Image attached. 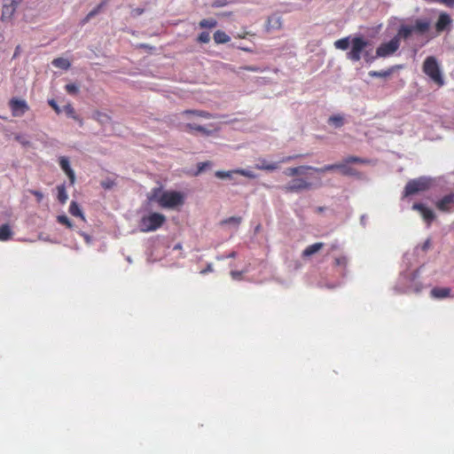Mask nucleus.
<instances>
[{"label": "nucleus", "instance_id": "nucleus-51", "mask_svg": "<svg viewBox=\"0 0 454 454\" xmlns=\"http://www.w3.org/2000/svg\"><path fill=\"white\" fill-rule=\"evenodd\" d=\"M442 4H445L447 6H452L454 4V0H443Z\"/></svg>", "mask_w": 454, "mask_h": 454}, {"label": "nucleus", "instance_id": "nucleus-41", "mask_svg": "<svg viewBox=\"0 0 454 454\" xmlns=\"http://www.w3.org/2000/svg\"><path fill=\"white\" fill-rule=\"evenodd\" d=\"M66 90L69 95H77L79 89L75 83H68L66 85Z\"/></svg>", "mask_w": 454, "mask_h": 454}, {"label": "nucleus", "instance_id": "nucleus-57", "mask_svg": "<svg viewBox=\"0 0 454 454\" xmlns=\"http://www.w3.org/2000/svg\"><path fill=\"white\" fill-rule=\"evenodd\" d=\"M430 243V241H426L425 243V246H424V248L427 247L428 244Z\"/></svg>", "mask_w": 454, "mask_h": 454}, {"label": "nucleus", "instance_id": "nucleus-27", "mask_svg": "<svg viewBox=\"0 0 454 454\" xmlns=\"http://www.w3.org/2000/svg\"><path fill=\"white\" fill-rule=\"evenodd\" d=\"M93 119L100 124H106L110 121V116L107 114H104L98 111L93 114Z\"/></svg>", "mask_w": 454, "mask_h": 454}, {"label": "nucleus", "instance_id": "nucleus-53", "mask_svg": "<svg viewBox=\"0 0 454 454\" xmlns=\"http://www.w3.org/2000/svg\"><path fill=\"white\" fill-rule=\"evenodd\" d=\"M134 13L135 15H141L144 13V9L143 8H137L134 10Z\"/></svg>", "mask_w": 454, "mask_h": 454}, {"label": "nucleus", "instance_id": "nucleus-58", "mask_svg": "<svg viewBox=\"0 0 454 454\" xmlns=\"http://www.w3.org/2000/svg\"><path fill=\"white\" fill-rule=\"evenodd\" d=\"M230 257H234L235 256V253H232L229 255Z\"/></svg>", "mask_w": 454, "mask_h": 454}, {"label": "nucleus", "instance_id": "nucleus-50", "mask_svg": "<svg viewBox=\"0 0 454 454\" xmlns=\"http://www.w3.org/2000/svg\"><path fill=\"white\" fill-rule=\"evenodd\" d=\"M15 139H16V141H17V142H19V143H20V144H22V145H27V141H25V140L22 138V137H21V136H20V135H17V136L15 137Z\"/></svg>", "mask_w": 454, "mask_h": 454}, {"label": "nucleus", "instance_id": "nucleus-22", "mask_svg": "<svg viewBox=\"0 0 454 454\" xmlns=\"http://www.w3.org/2000/svg\"><path fill=\"white\" fill-rule=\"evenodd\" d=\"M52 65L56 68H61L63 70H67L70 68V61L64 58H56L52 60Z\"/></svg>", "mask_w": 454, "mask_h": 454}, {"label": "nucleus", "instance_id": "nucleus-40", "mask_svg": "<svg viewBox=\"0 0 454 454\" xmlns=\"http://www.w3.org/2000/svg\"><path fill=\"white\" fill-rule=\"evenodd\" d=\"M241 221H242V218L240 216H230L227 219H225L224 221H223L222 223H225V224L233 223L236 225H239Z\"/></svg>", "mask_w": 454, "mask_h": 454}, {"label": "nucleus", "instance_id": "nucleus-26", "mask_svg": "<svg viewBox=\"0 0 454 454\" xmlns=\"http://www.w3.org/2000/svg\"><path fill=\"white\" fill-rule=\"evenodd\" d=\"M69 213L72 215L78 216L84 220V215L82 213V210L79 207L77 202L75 200H73L70 202L69 205Z\"/></svg>", "mask_w": 454, "mask_h": 454}, {"label": "nucleus", "instance_id": "nucleus-21", "mask_svg": "<svg viewBox=\"0 0 454 454\" xmlns=\"http://www.w3.org/2000/svg\"><path fill=\"white\" fill-rule=\"evenodd\" d=\"M279 164L276 161H267V160H262L259 164H257L256 168L262 169V170H275L278 169Z\"/></svg>", "mask_w": 454, "mask_h": 454}, {"label": "nucleus", "instance_id": "nucleus-10", "mask_svg": "<svg viewBox=\"0 0 454 454\" xmlns=\"http://www.w3.org/2000/svg\"><path fill=\"white\" fill-rule=\"evenodd\" d=\"M311 188V183L303 178H294L282 187L287 193H297Z\"/></svg>", "mask_w": 454, "mask_h": 454}, {"label": "nucleus", "instance_id": "nucleus-15", "mask_svg": "<svg viewBox=\"0 0 454 454\" xmlns=\"http://www.w3.org/2000/svg\"><path fill=\"white\" fill-rule=\"evenodd\" d=\"M59 165L64 173L67 175L70 185H74L75 182V174L74 169L70 168L68 159L67 157L61 156L59 159Z\"/></svg>", "mask_w": 454, "mask_h": 454}, {"label": "nucleus", "instance_id": "nucleus-44", "mask_svg": "<svg viewBox=\"0 0 454 454\" xmlns=\"http://www.w3.org/2000/svg\"><path fill=\"white\" fill-rule=\"evenodd\" d=\"M364 56V59L366 63H372L375 59H377L379 57H376L375 55H372L370 51H365L364 53L362 55Z\"/></svg>", "mask_w": 454, "mask_h": 454}, {"label": "nucleus", "instance_id": "nucleus-39", "mask_svg": "<svg viewBox=\"0 0 454 454\" xmlns=\"http://www.w3.org/2000/svg\"><path fill=\"white\" fill-rule=\"evenodd\" d=\"M210 39H211L210 34L204 31V32L199 34L197 42H199L200 43H207L210 42Z\"/></svg>", "mask_w": 454, "mask_h": 454}, {"label": "nucleus", "instance_id": "nucleus-4", "mask_svg": "<svg viewBox=\"0 0 454 454\" xmlns=\"http://www.w3.org/2000/svg\"><path fill=\"white\" fill-rule=\"evenodd\" d=\"M423 72L439 87L444 85V79L442 76L440 66L435 57L429 56L425 59L423 63Z\"/></svg>", "mask_w": 454, "mask_h": 454}, {"label": "nucleus", "instance_id": "nucleus-33", "mask_svg": "<svg viewBox=\"0 0 454 454\" xmlns=\"http://www.w3.org/2000/svg\"><path fill=\"white\" fill-rule=\"evenodd\" d=\"M64 110H66L67 115H69L74 120L79 121L80 126H82L83 122L81 119L78 118L77 114H75V109L73 106L67 105L64 107Z\"/></svg>", "mask_w": 454, "mask_h": 454}, {"label": "nucleus", "instance_id": "nucleus-45", "mask_svg": "<svg viewBox=\"0 0 454 454\" xmlns=\"http://www.w3.org/2000/svg\"><path fill=\"white\" fill-rule=\"evenodd\" d=\"M30 193L36 197L38 202H40L43 199V194L37 190H30Z\"/></svg>", "mask_w": 454, "mask_h": 454}, {"label": "nucleus", "instance_id": "nucleus-31", "mask_svg": "<svg viewBox=\"0 0 454 454\" xmlns=\"http://www.w3.org/2000/svg\"><path fill=\"white\" fill-rule=\"evenodd\" d=\"M186 129L188 131H192V130H197L202 134H205V135H210V130H207L206 128H204L203 126H200V125H197V124H192V123H188L186 124Z\"/></svg>", "mask_w": 454, "mask_h": 454}, {"label": "nucleus", "instance_id": "nucleus-34", "mask_svg": "<svg viewBox=\"0 0 454 454\" xmlns=\"http://www.w3.org/2000/svg\"><path fill=\"white\" fill-rule=\"evenodd\" d=\"M328 122L335 128H340L343 125V118L340 114H334L328 119Z\"/></svg>", "mask_w": 454, "mask_h": 454}, {"label": "nucleus", "instance_id": "nucleus-20", "mask_svg": "<svg viewBox=\"0 0 454 454\" xmlns=\"http://www.w3.org/2000/svg\"><path fill=\"white\" fill-rule=\"evenodd\" d=\"M308 169H312V167L310 166H301V167H297V168H286V170H284V175L287 176H295L297 175H304L305 174V170H308Z\"/></svg>", "mask_w": 454, "mask_h": 454}, {"label": "nucleus", "instance_id": "nucleus-42", "mask_svg": "<svg viewBox=\"0 0 454 454\" xmlns=\"http://www.w3.org/2000/svg\"><path fill=\"white\" fill-rule=\"evenodd\" d=\"M232 174H235L234 170H232V171L218 170V171H216V173H215V176H217L218 178L223 179V178L231 177V176Z\"/></svg>", "mask_w": 454, "mask_h": 454}, {"label": "nucleus", "instance_id": "nucleus-3", "mask_svg": "<svg viewBox=\"0 0 454 454\" xmlns=\"http://www.w3.org/2000/svg\"><path fill=\"white\" fill-rule=\"evenodd\" d=\"M166 223L165 215L151 213L145 215L138 222V229L142 232H152L160 229Z\"/></svg>", "mask_w": 454, "mask_h": 454}, {"label": "nucleus", "instance_id": "nucleus-18", "mask_svg": "<svg viewBox=\"0 0 454 454\" xmlns=\"http://www.w3.org/2000/svg\"><path fill=\"white\" fill-rule=\"evenodd\" d=\"M324 247H325V244L322 242L314 243V244L304 248V250L302 251V257L303 258L309 257L310 255H313V254H317V252H319L321 249L324 248Z\"/></svg>", "mask_w": 454, "mask_h": 454}, {"label": "nucleus", "instance_id": "nucleus-32", "mask_svg": "<svg viewBox=\"0 0 454 454\" xmlns=\"http://www.w3.org/2000/svg\"><path fill=\"white\" fill-rule=\"evenodd\" d=\"M393 73L392 68H388L387 70H381V71H370L369 75L371 77H387L391 75Z\"/></svg>", "mask_w": 454, "mask_h": 454}, {"label": "nucleus", "instance_id": "nucleus-55", "mask_svg": "<svg viewBox=\"0 0 454 454\" xmlns=\"http://www.w3.org/2000/svg\"><path fill=\"white\" fill-rule=\"evenodd\" d=\"M240 49H241L242 51H248V52H250V51H251V50H250L249 48H240Z\"/></svg>", "mask_w": 454, "mask_h": 454}, {"label": "nucleus", "instance_id": "nucleus-48", "mask_svg": "<svg viewBox=\"0 0 454 454\" xmlns=\"http://www.w3.org/2000/svg\"><path fill=\"white\" fill-rule=\"evenodd\" d=\"M231 276H232L233 279H241L243 272L238 271V270H232L231 271Z\"/></svg>", "mask_w": 454, "mask_h": 454}, {"label": "nucleus", "instance_id": "nucleus-46", "mask_svg": "<svg viewBox=\"0 0 454 454\" xmlns=\"http://www.w3.org/2000/svg\"><path fill=\"white\" fill-rule=\"evenodd\" d=\"M48 104L50 106L52 107V109H54V111L57 113V114H59L60 113V108L59 106L57 105L56 101L51 99V100H49L48 101Z\"/></svg>", "mask_w": 454, "mask_h": 454}, {"label": "nucleus", "instance_id": "nucleus-7", "mask_svg": "<svg viewBox=\"0 0 454 454\" xmlns=\"http://www.w3.org/2000/svg\"><path fill=\"white\" fill-rule=\"evenodd\" d=\"M370 160L366 159H363L361 157L357 156H348L346 159L342 160V162H340V172L343 176H360L361 173L358 172L357 169L350 167V163H369Z\"/></svg>", "mask_w": 454, "mask_h": 454}, {"label": "nucleus", "instance_id": "nucleus-43", "mask_svg": "<svg viewBox=\"0 0 454 454\" xmlns=\"http://www.w3.org/2000/svg\"><path fill=\"white\" fill-rule=\"evenodd\" d=\"M234 172H235V174H239L244 176H247L249 178H254V174L252 171L247 170V169L239 168V169H235Z\"/></svg>", "mask_w": 454, "mask_h": 454}, {"label": "nucleus", "instance_id": "nucleus-52", "mask_svg": "<svg viewBox=\"0 0 454 454\" xmlns=\"http://www.w3.org/2000/svg\"><path fill=\"white\" fill-rule=\"evenodd\" d=\"M295 158H296V156H288V157L283 158L280 162H288L291 160H294Z\"/></svg>", "mask_w": 454, "mask_h": 454}, {"label": "nucleus", "instance_id": "nucleus-56", "mask_svg": "<svg viewBox=\"0 0 454 454\" xmlns=\"http://www.w3.org/2000/svg\"><path fill=\"white\" fill-rule=\"evenodd\" d=\"M213 6L219 7V6H222V4L216 2L215 4H213Z\"/></svg>", "mask_w": 454, "mask_h": 454}, {"label": "nucleus", "instance_id": "nucleus-60", "mask_svg": "<svg viewBox=\"0 0 454 454\" xmlns=\"http://www.w3.org/2000/svg\"><path fill=\"white\" fill-rule=\"evenodd\" d=\"M17 53H19V51H16L14 57H16V56H17Z\"/></svg>", "mask_w": 454, "mask_h": 454}, {"label": "nucleus", "instance_id": "nucleus-28", "mask_svg": "<svg viewBox=\"0 0 454 454\" xmlns=\"http://www.w3.org/2000/svg\"><path fill=\"white\" fill-rule=\"evenodd\" d=\"M182 114H195L205 119H211L212 114L200 110H184Z\"/></svg>", "mask_w": 454, "mask_h": 454}, {"label": "nucleus", "instance_id": "nucleus-37", "mask_svg": "<svg viewBox=\"0 0 454 454\" xmlns=\"http://www.w3.org/2000/svg\"><path fill=\"white\" fill-rule=\"evenodd\" d=\"M334 264L336 266L341 267L342 270H344L345 269H347V266H348V258H347V256L341 255V256H340L338 258H335Z\"/></svg>", "mask_w": 454, "mask_h": 454}, {"label": "nucleus", "instance_id": "nucleus-6", "mask_svg": "<svg viewBox=\"0 0 454 454\" xmlns=\"http://www.w3.org/2000/svg\"><path fill=\"white\" fill-rule=\"evenodd\" d=\"M430 186L431 181L424 176L410 180L406 186H404L403 196H413L419 192L427 191Z\"/></svg>", "mask_w": 454, "mask_h": 454}, {"label": "nucleus", "instance_id": "nucleus-49", "mask_svg": "<svg viewBox=\"0 0 454 454\" xmlns=\"http://www.w3.org/2000/svg\"><path fill=\"white\" fill-rule=\"evenodd\" d=\"M241 69L247 70V71H251V72H259V71H261L260 67H251V66L243 67H241Z\"/></svg>", "mask_w": 454, "mask_h": 454}, {"label": "nucleus", "instance_id": "nucleus-24", "mask_svg": "<svg viewBox=\"0 0 454 454\" xmlns=\"http://www.w3.org/2000/svg\"><path fill=\"white\" fill-rule=\"evenodd\" d=\"M214 42L216 43H226L230 42V36L222 30H217L213 35Z\"/></svg>", "mask_w": 454, "mask_h": 454}, {"label": "nucleus", "instance_id": "nucleus-19", "mask_svg": "<svg viewBox=\"0 0 454 454\" xmlns=\"http://www.w3.org/2000/svg\"><path fill=\"white\" fill-rule=\"evenodd\" d=\"M450 294V287H433L431 290V296L434 299H444Z\"/></svg>", "mask_w": 454, "mask_h": 454}, {"label": "nucleus", "instance_id": "nucleus-9", "mask_svg": "<svg viewBox=\"0 0 454 454\" xmlns=\"http://www.w3.org/2000/svg\"><path fill=\"white\" fill-rule=\"evenodd\" d=\"M23 0H4L0 20L3 22H9L14 16L18 5Z\"/></svg>", "mask_w": 454, "mask_h": 454}, {"label": "nucleus", "instance_id": "nucleus-11", "mask_svg": "<svg viewBox=\"0 0 454 454\" xmlns=\"http://www.w3.org/2000/svg\"><path fill=\"white\" fill-rule=\"evenodd\" d=\"M9 107L14 117H21L29 110V106L27 102L17 98H11L9 101Z\"/></svg>", "mask_w": 454, "mask_h": 454}, {"label": "nucleus", "instance_id": "nucleus-14", "mask_svg": "<svg viewBox=\"0 0 454 454\" xmlns=\"http://www.w3.org/2000/svg\"><path fill=\"white\" fill-rule=\"evenodd\" d=\"M454 206V194L446 195L443 199H441L436 203V207L442 212H450L452 210Z\"/></svg>", "mask_w": 454, "mask_h": 454}, {"label": "nucleus", "instance_id": "nucleus-59", "mask_svg": "<svg viewBox=\"0 0 454 454\" xmlns=\"http://www.w3.org/2000/svg\"><path fill=\"white\" fill-rule=\"evenodd\" d=\"M434 2H440V3H442V0H434Z\"/></svg>", "mask_w": 454, "mask_h": 454}, {"label": "nucleus", "instance_id": "nucleus-54", "mask_svg": "<svg viewBox=\"0 0 454 454\" xmlns=\"http://www.w3.org/2000/svg\"><path fill=\"white\" fill-rule=\"evenodd\" d=\"M211 270H212V268H211V265H209V266H207V268H206V270H202V272H200V273L205 274L206 272L211 271Z\"/></svg>", "mask_w": 454, "mask_h": 454}, {"label": "nucleus", "instance_id": "nucleus-25", "mask_svg": "<svg viewBox=\"0 0 454 454\" xmlns=\"http://www.w3.org/2000/svg\"><path fill=\"white\" fill-rule=\"evenodd\" d=\"M57 200H59V201L61 204H65V202H67L68 200L67 188L65 187L64 184H60V185L57 186Z\"/></svg>", "mask_w": 454, "mask_h": 454}, {"label": "nucleus", "instance_id": "nucleus-47", "mask_svg": "<svg viewBox=\"0 0 454 454\" xmlns=\"http://www.w3.org/2000/svg\"><path fill=\"white\" fill-rule=\"evenodd\" d=\"M209 165H210L209 161L200 162L198 164V173H200L201 171H203L206 168V167H207Z\"/></svg>", "mask_w": 454, "mask_h": 454}, {"label": "nucleus", "instance_id": "nucleus-30", "mask_svg": "<svg viewBox=\"0 0 454 454\" xmlns=\"http://www.w3.org/2000/svg\"><path fill=\"white\" fill-rule=\"evenodd\" d=\"M349 44H350V41H349L348 36L343 37V38L334 42V47H336L340 50H342V51L348 50L349 47Z\"/></svg>", "mask_w": 454, "mask_h": 454}, {"label": "nucleus", "instance_id": "nucleus-2", "mask_svg": "<svg viewBox=\"0 0 454 454\" xmlns=\"http://www.w3.org/2000/svg\"><path fill=\"white\" fill-rule=\"evenodd\" d=\"M430 27L429 20L417 19L414 25H402L393 38H396L397 42L401 43V40L407 41L412 34L425 35Z\"/></svg>", "mask_w": 454, "mask_h": 454}, {"label": "nucleus", "instance_id": "nucleus-17", "mask_svg": "<svg viewBox=\"0 0 454 454\" xmlns=\"http://www.w3.org/2000/svg\"><path fill=\"white\" fill-rule=\"evenodd\" d=\"M107 2L108 0H103L99 3L98 5H97L94 9L89 12L82 20V24L84 25L85 23L90 22V20H92L95 16L99 14V12L106 7Z\"/></svg>", "mask_w": 454, "mask_h": 454}, {"label": "nucleus", "instance_id": "nucleus-1", "mask_svg": "<svg viewBox=\"0 0 454 454\" xmlns=\"http://www.w3.org/2000/svg\"><path fill=\"white\" fill-rule=\"evenodd\" d=\"M147 199L158 203L161 208H176L183 206L184 202V195L180 192L162 191L161 188H153Z\"/></svg>", "mask_w": 454, "mask_h": 454}, {"label": "nucleus", "instance_id": "nucleus-36", "mask_svg": "<svg viewBox=\"0 0 454 454\" xmlns=\"http://www.w3.org/2000/svg\"><path fill=\"white\" fill-rule=\"evenodd\" d=\"M57 223L66 225L68 229H73L74 224L70 222L68 217L65 215H59L57 216Z\"/></svg>", "mask_w": 454, "mask_h": 454}, {"label": "nucleus", "instance_id": "nucleus-8", "mask_svg": "<svg viewBox=\"0 0 454 454\" xmlns=\"http://www.w3.org/2000/svg\"><path fill=\"white\" fill-rule=\"evenodd\" d=\"M400 45L401 43L397 42L396 38H392L390 41L380 43L376 50V57L387 58L393 56L400 49Z\"/></svg>", "mask_w": 454, "mask_h": 454}, {"label": "nucleus", "instance_id": "nucleus-5", "mask_svg": "<svg viewBox=\"0 0 454 454\" xmlns=\"http://www.w3.org/2000/svg\"><path fill=\"white\" fill-rule=\"evenodd\" d=\"M370 45V42L364 40L363 36H355L350 41V50L347 54V58L350 61H360L365 48Z\"/></svg>", "mask_w": 454, "mask_h": 454}, {"label": "nucleus", "instance_id": "nucleus-16", "mask_svg": "<svg viewBox=\"0 0 454 454\" xmlns=\"http://www.w3.org/2000/svg\"><path fill=\"white\" fill-rule=\"evenodd\" d=\"M265 27L268 32L280 29L282 27L281 17L276 14L268 17Z\"/></svg>", "mask_w": 454, "mask_h": 454}, {"label": "nucleus", "instance_id": "nucleus-12", "mask_svg": "<svg viewBox=\"0 0 454 454\" xmlns=\"http://www.w3.org/2000/svg\"><path fill=\"white\" fill-rule=\"evenodd\" d=\"M411 208L418 211L419 215H421L424 222H426L427 226L431 225L435 217L432 209L427 207L423 203L419 202L414 203Z\"/></svg>", "mask_w": 454, "mask_h": 454}, {"label": "nucleus", "instance_id": "nucleus-35", "mask_svg": "<svg viewBox=\"0 0 454 454\" xmlns=\"http://www.w3.org/2000/svg\"><path fill=\"white\" fill-rule=\"evenodd\" d=\"M311 169L315 170L317 173H325L326 171L340 169V163L325 165L324 168H312Z\"/></svg>", "mask_w": 454, "mask_h": 454}, {"label": "nucleus", "instance_id": "nucleus-13", "mask_svg": "<svg viewBox=\"0 0 454 454\" xmlns=\"http://www.w3.org/2000/svg\"><path fill=\"white\" fill-rule=\"evenodd\" d=\"M452 23L453 20L449 14L446 12H441L436 24H434V28H436V32L438 34H441L442 32L450 30L452 27Z\"/></svg>", "mask_w": 454, "mask_h": 454}, {"label": "nucleus", "instance_id": "nucleus-29", "mask_svg": "<svg viewBox=\"0 0 454 454\" xmlns=\"http://www.w3.org/2000/svg\"><path fill=\"white\" fill-rule=\"evenodd\" d=\"M200 28H215L217 27V21L214 19H205L199 22Z\"/></svg>", "mask_w": 454, "mask_h": 454}, {"label": "nucleus", "instance_id": "nucleus-23", "mask_svg": "<svg viewBox=\"0 0 454 454\" xmlns=\"http://www.w3.org/2000/svg\"><path fill=\"white\" fill-rule=\"evenodd\" d=\"M12 235H13V232L11 230V227L9 224L5 223L1 225L0 227V240L1 241H7L11 239Z\"/></svg>", "mask_w": 454, "mask_h": 454}, {"label": "nucleus", "instance_id": "nucleus-38", "mask_svg": "<svg viewBox=\"0 0 454 454\" xmlns=\"http://www.w3.org/2000/svg\"><path fill=\"white\" fill-rule=\"evenodd\" d=\"M115 184H116L115 181L114 179H112V178H109V177H107L105 180L100 182L101 187H103V188H105L106 190H109V189L114 187Z\"/></svg>", "mask_w": 454, "mask_h": 454}]
</instances>
